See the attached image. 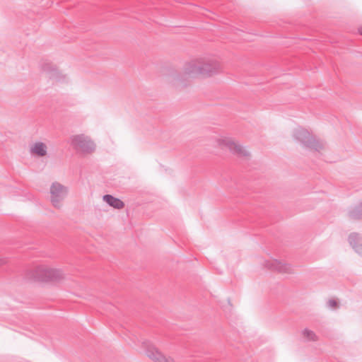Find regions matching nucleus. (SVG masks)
I'll use <instances>...</instances> for the list:
<instances>
[{"label": "nucleus", "mask_w": 362, "mask_h": 362, "mask_svg": "<svg viewBox=\"0 0 362 362\" xmlns=\"http://www.w3.org/2000/svg\"><path fill=\"white\" fill-rule=\"evenodd\" d=\"M221 69L219 63L215 60H198L189 62L185 64L184 71L185 74L187 76H211L217 74Z\"/></svg>", "instance_id": "1"}, {"label": "nucleus", "mask_w": 362, "mask_h": 362, "mask_svg": "<svg viewBox=\"0 0 362 362\" xmlns=\"http://www.w3.org/2000/svg\"><path fill=\"white\" fill-rule=\"evenodd\" d=\"M293 137L305 148L315 150L317 152H320L323 148L322 141L317 140L307 129L300 127L293 130Z\"/></svg>", "instance_id": "2"}, {"label": "nucleus", "mask_w": 362, "mask_h": 362, "mask_svg": "<svg viewBox=\"0 0 362 362\" xmlns=\"http://www.w3.org/2000/svg\"><path fill=\"white\" fill-rule=\"evenodd\" d=\"M62 276L63 273L60 269L39 266L35 269V271H33L30 278L34 281L46 282L59 279L62 278Z\"/></svg>", "instance_id": "3"}, {"label": "nucleus", "mask_w": 362, "mask_h": 362, "mask_svg": "<svg viewBox=\"0 0 362 362\" xmlns=\"http://www.w3.org/2000/svg\"><path fill=\"white\" fill-rule=\"evenodd\" d=\"M71 146L76 150L83 153H90L95 148L93 141L83 134L74 135L70 138Z\"/></svg>", "instance_id": "4"}, {"label": "nucleus", "mask_w": 362, "mask_h": 362, "mask_svg": "<svg viewBox=\"0 0 362 362\" xmlns=\"http://www.w3.org/2000/svg\"><path fill=\"white\" fill-rule=\"evenodd\" d=\"M219 146L222 148H228L233 154L239 157H247L249 152L240 144L235 143L230 139H221L218 141Z\"/></svg>", "instance_id": "5"}, {"label": "nucleus", "mask_w": 362, "mask_h": 362, "mask_svg": "<svg viewBox=\"0 0 362 362\" xmlns=\"http://www.w3.org/2000/svg\"><path fill=\"white\" fill-rule=\"evenodd\" d=\"M51 202L55 207H59V202L65 197V187L58 182H54L50 187Z\"/></svg>", "instance_id": "6"}, {"label": "nucleus", "mask_w": 362, "mask_h": 362, "mask_svg": "<svg viewBox=\"0 0 362 362\" xmlns=\"http://www.w3.org/2000/svg\"><path fill=\"white\" fill-rule=\"evenodd\" d=\"M264 265L269 269L277 271L280 273H290L292 270L290 264L283 263L275 259L264 261Z\"/></svg>", "instance_id": "7"}, {"label": "nucleus", "mask_w": 362, "mask_h": 362, "mask_svg": "<svg viewBox=\"0 0 362 362\" xmlns=\"http://www.w3.org/2000/svg\"><path fill=\"white\" fill-rule=\"evenodd\" d=\"M348 240L355 252L362 255V237L356 233H352L349 235Z\"/></svg>", "instance_id": "8"}, {"label": "nucleus", "mask_w": 362, "mask_h": 362, "mask_svg": "<svg viewBox=\"0 0 362 362\" xmlns=\"http://www.w3.org/2000/svg\"><path fill=\"white\" fill-rule=\"evenodd\" d=\"M146 355L156 362H172L171 360L166 358L158 349L153 347L146 350Z\"/></svg>", "instance_id": "9"}, {"label": "nucleus", "mask_w": 362, "mask_h": 362, "mask_svg": "<svg viewBox=\"0 0 362 362\" xmlns=\"http://www.w3.org/2000/svg\"><path fill=\"white\" fill-rule=\"evenodd\" d=\"M42 70L48 75V77L57 81H61L64 76L56 69L52 67L49 64H45Z\"/></svg>", "instance_id": "10"}, {"label": "nucleus", "mask_w": 362, "mask_h": 362, "mask_svg": "<svg viewBox=\"0 0 362 362\" xmlns=\"http://www.w3.org/2000/svg\"><path fill=\"white\" fill-rule=\"evenodd\" d=\"M103 199L108 205L115 209H120L124 207V202L112 195L105 194L103 196Z\"/></svg>", "instance_id": "11"}, {"label": "nucleus", "mask_w": 362, "mask_h": 362, "mask_svg": "<svg viewBox=\"0 0 362 362\" xmlns=\"http://www.w3.org/2000/svg\"><path fill=\"white\" fill-rule=\"evenodd\" d=\"M30 152L37 156L42 157L47 154V147L43 142H36L30 148Z\"/></svg>", "instance_id": "12"}, {"label": "nucleus", "mask_w": 362, "mask_h": 362, "mask_svg": "<svg viewBox=\"0 0 362 362\" xmlns=\"http://www.w3.org/2000/svg\"><path fill=\"white\" fill-rule=\"evenodd\" d=\"M349 216L351 219H362V202L349 209Z\"/></svg>", "instance_id": "13"}, {"label": "nucleus", "mask_w": 362, "mask_h": 362, "mask_svg": "<svg viewBox=\"0 0 362 362\" xmlns=\"http://www.w3.org/2000/svg\"><path fill=\"white\" fill-rule=\"evenodd\" d=\"M303 335L309 341L316 340L315 334L312 330H310L308 329H305L303 331Z\"/></svg>", "instance_id": "14"}, {"label": "nucleus", "mask_w": 362, "mask_h": 362, "mask_svg": "<svg viewBox=\"0 0 362 362\" xmlns=\"http://www.w3.org/2000/svg\"><path fill=\"white\" fill-rule=\"evenodd\" d=\"M337 303L335 300L334 299H330L328 300L327 302V306L329 308H334L337 306Z\"/></svg>", "instance_id": "15"}, {"label": "nucleus", "mask_w": 362, "mask_h": 362, "mask_svg": "<svg viewBox=\"0 0 362 362\" xmlns=\"http://www.w3.org/2000/svg\"><path fill=\"white\" fill-rule=\"evenodd\" d=\"M359 33L361 35H362V27L361 28H359Z\"/></svg>", "instance_id": "16"}]
</instances>
